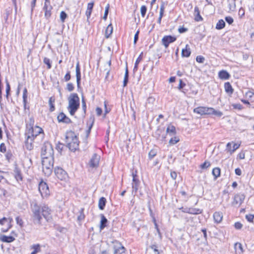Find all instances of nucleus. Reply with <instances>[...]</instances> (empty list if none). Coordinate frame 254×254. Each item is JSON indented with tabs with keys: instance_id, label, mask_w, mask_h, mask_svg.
Masks as SVG:
<instances>
[{
	"instance_id": "nucleus-20",
	"label": "nucleus",
	"mask_w": 254,
	"mask_h": 254,
	"mask_svg": "<svg viewBox=\"0 0 254 254\" xmlns=\"http://www.w3.org/2000/svg\"><path fill=\"white\" fill-rule=\"evenodd\" d=\"M6 226L1 228L2 232H6L12 227L11 223L13 221V219L11 217L6 218Z\"/></svg>"
},
{
	"instance_id": "nucleus-53",
	"label": "nucleus",
	"mask_w": 254,
	"mask_h": 254,
	"mask_svg": "<svg viewBox=\"0 0 254 254\" xmlns=\"http://www.w3.org/2000/svg\"><path fill=\"white\" fill-rule=\"evenodd\" d=\"M150 248L153 251L155 254H159L157 246L156 245H153L150 246Z\"/></svg>"
},
{
	"instance_id": "nucleus-49",
	"label": "nucleus",
	"mask_w": 254,
	"mask_h": 254,
	"mask_svg": "<svg viewBox=\"0 0 254 254\" xmlns=\"http://www.w3.org/2000/svg\"><path fill=\"white\" fill-rule=\"evenodd\" d=\"M15 220H16L17 224L19 225L20 226V227H22L23 226V221L22 219L21 218H20L19 216H17L16 217Z\"/></svg>"
},
{
	"instance_id": "nucleus-47",
	"label": "nucleus",
	"mask_w": 254,
	"mask_h": 254,
	"mask_svg": "<svg viewBox=\"0 0 254 254\" xmlns=\"http://www.w3.org/2000/svg\"><path fill=\"white\" fill-rule=\"evenodd\" d=\"M210 166V163L208 161H205L203 164L200 165V168L202 169H207Z\"/></svg>"
},
{
	"instance_id": "nucleus-7",
	"label": "nucleus",
	"mask_w": 254,
	"mask_h": 254,
	"mask_svg": "<svg viewBox=\"0 0 254 254\" xmlns=\"http://www.w3.org/2000/svg\"><path fill=\"white\" fill-rule=\"evenodd\" d=\"M114 254H127L125 248L122 244L117 240L112 242Z\"/></svg>"
},
{
	"instance_id": "nucleus-60",
	"label": "nucleus",
	"mask_w": 254,
	"mask_h": 254,
	"mask_svg": "<svg viewBox=\"0 0 254 254\" xmlns=\"http://www.w3.org/2000/svg\"><path fill=\"white\" fill-rule=\"evenodd\" d=\"M225 19L226 22L229 24H231L234 21L233 18L231 16H226Z\"/></svg>"
},
{
	"instance_id": "nucleus-18",
	"label": "nucleus",
	"mask_w": 254,
	"mask_h": 254,
	"mask_svg": "<svg viewBox=\"0 0 254 254\" xmlns=\"http://www.w3.org/2000/svg\"><path fill=\"white\" fill-rule=\"evenodd\" d=\"M223 217V213L220 211H216L213 213V220L216 224L220 223L222 221Z\"/></svg>"
},
{
	"instance_id": "nucleus-13",
	"label": "nucleus",
	"mask_w": 254,
	"mask_h": 254,
	"mask_svg": "<svg viewBox=\"0 0 254 254\" xmlns=\"http://www.w3.org/2000/svg\"><path fill=\"white\" fill-rule=\"evenodd\" d=\"M176 40V38L175 37L171 35L165 36L162 38V43L165 48H167L169 46L170 43L174 42Z\"/></svg>"
},
{
	"instance_id": "nucleus-33",
	"label": "nucleus",
	"mask_w": 254,
	"mask_h": 254,
	"mask_svg": "<svg viewBox=\"0 0 254 254\" xmlns=\"http://www.w3.org/2000/svg\"><path fill=\"white\" fill-rule=\"evenodd\" d=\"M224 88L225 91L227 93L232 94L233 92V89L229 82H226L224 84Z\"/></svg>"
},
{
	"instance_id": "nucleus-61",
	"label": "nucleus",
	"mask_w": 254,
	"mask_h": 254,
	"mask_svg": "<svg viewBox=\"0 0 254 254\" xmlns=\"http://www.w3.org/2000/svg\"><path fill=\"white\" fill-rule=\"evenodd\" d=\"M64 80L66 81H68L70 79V72L68 71L64 77Z\"/></svg>"
},
{
	"instance_id": "nucleus-22",
	"label": "nucleus",
	"mask_w": 254,
	"mask_h": 254,
	"mask_svg": "<svg viewBox=\"0 0 254 254\" xmlns=\"http://www.w3.org/2000/svg\"><path fill=\"white\" fill-rule=\"evenodd\" d=\"M76 77L77 86H79L80 84V81L81 79V74L79 64L78 62L76 65Z\"/></svg>"
},
{
	"instance_id": "nucleus-32",
	"label": "nucleus",
	"mask_w": 254,
	"mask_h": 254,
	"mask_svg": "<svg viewBox=\"0 0 254 254\" xmlns=\"http://www.w3.org/2000/svg\"><path fill=\"white\" fill-rule=\"evenodd\" d=\"M106 199L105 197H102L99 199L98 206L100 209L103 210L106 205Z\"/></svg>"
},
{
	"instance_id": "nucleus-9",
	"label": "nucleus",
	"mask_w": 254,
	"mask_h": 254,
	"mask_svg": "<svg viewBox=\"0 0 254 254\" xmlns=\"http://www.w3.org/2000/svg\"><path fill=\"white\" fill-rule=\"evenodd\" d=\"M55 174L56 177L61 180H65L67 178L66 172L60 167L55 168Z\"/></svg>"
},
{
	"instance_id": "nucleus-59",
	"label": "nucleus",
	"mask_w": 254,
	"mask_h": 254,
	"mask_svg": "<svg viewBox=\"0 0 254 254\" xmlns=\"http://www.w3.org/2000/svg\"><path fill=\"white\" fill-rule=\"evenodd\" d=\"M234 227L236 229L240 230L242 228L243 225L241 223L237 222L235 223Z\"/></svg>"
},
{
	"instance_id": "nucleus-21",
	"label": "nucleus",
	"mask_w": 254,
	"mask_h": 254,
	"mask_svg": "<svg viewBox=\"0 0 254 254\" xmlns=\"http://www.w3.org/2000/svg\"><path fill=\"white\" fill-rule=\"evenodd\" d=\"M218 76L220 79L223 80L228 79L230 77L229 73L226 70H224L220 71L218 73Z\"/></svg>"
},
{
	"instance_id": "nucleus-58",
	"label": "nucleus",
	"mask_w": 254,
	"mask_h": 254,
	"mask_svg": "<svg viewBox=\"0 0 254 254\" xmlns=\"http://www.w3.org/2000/svg\"><path fill=\"white\" fill-rule=\"evenodd\" d=\"M6 146L4 143H1L0 145V151L4 153L6 152Z\"/></svg>"
},
{
	"instance_id": "nucleus-28",
	"label": "nucleus",
	"mask_w": 254,
	"mask_h": 254,
	"mask_svg": "<svg viewBox=\"0 0 254 254\" xmlns=\"http://www.w3.org/2000/svg\"><path fill=\"white\" fill-rule=\"evenodd\" d=\"M190 50L188 45H187L186 48L182 50V55L184 57H189L190 55Z\"/></svg>"
},
{
	"instance_id": "nucleus-36",
	"label": "nucleus",
	"mask_w": 254,
	"mask_h": 254,
	"mask_svg": "<svg viewBox=\"0 0 254 254\" xmlns=\"http://www.w3.org/2000/svg\"><path fill=\"white\" fill-rule=\"evenodd\" d=\"M34 119L33 117H30L27 122L26 125V127L27 129L29 128H31L32 127H34Z\"/></svg>"
},
{
	"instance_id": "nucleus-52",
	"label": "nucleus",
	"mask_w": 254,
	"mask_h": 254,
	"mask_svg": "<svg viewBox=\"0 0 254 254\" xmlns=\"http://www.w3.org/2000/svg\"><path fill=\"white\" fill-rule=\"evenodd\" d=\"M147 8L145 5H142L140 8L141 14L142 17H144L146 12Z\"/></svg>"
},
{
	"instance_id": "nucleus-16",
	"label": "nucleus",
	"mask_w": 254,
	"mask_h": 254,
	"mask_svg": "<svg viewBox=\"0 0 254 254\" xmlns=\"http://www.w3.org/2000/svg\"><path fill=\"white\" fill-rule=\"evenodd\" d=\"M100 160V156L96 154H94L89 162V165L91 167H97L98 166Z\"/></svg>"
},
{
	"instance_id": "nucleus-5",
	"label": "nucleus",
	"mask_w": 254,
	"mask_h": 254,
	"mask_svg": "<svg viewBox=\"0 0 254 254\" xmlns=\"http://www.w3.org/2000/svg\"><path fill=\"white\" fill-rule=\"evenodd\" d=\"M26 135H28L31 137L33 138L37 142H38V137L40 139H42L44 137V132L42 128L37 126H35L34 127L29 128L26 133Z\"/></svg>"
},
{
	"instance_id": "nucleus-37",
	"label": "nucleus",
	"mask_w": 254,
	"mask_h": 254,
	"mask_svg": "<svg viewBox=\"0 0 254 254\" xmlns=\"http://www.w3.org/2000/svg\"><path fill=\"white\" fill-rule=\"evenodd\" d=\"M212 174L215 179L217 178L220 175V169L218 167L214 168L212 170Z\"/></svg>"
},
{
	"instance_id": "nucleus-45",
	"label": "nucleus",
	"mask_w": 254,
	"mask_h": 254,
	"mask_svg": "<svg viewBox=\"0 0 254 254\" xmlns=\"http://www.w3.org/2000/svg\"><path fill=\"white\" fill-rule=\"evenodd\" d=\"M15 177L18 180H22V176L19 170H16L15 171Z\"/></svg>"
},
{
	"instance_id": "nucleus-6",
	"label": "nucleus",
	"mask_w": 254,
	"mask_h": 254,
	"mask_svg": "<svg viewBox=\"0 0 254 254\" xmlns=\"http://www.w3.org/2000/svg\"><path fill=\"white\" fill-rule=\"evenodd\" d=\"M54 155V150L51 144L48 142H45L41 149V156L45 157H52Z\"/></svg>"
},
{
	"instance_id": "nucleus-1",
	"label": "nucleus",
	"mask_w": 254,
	"mask_h": 254,
	"mask_svg": "<svg viewBox=\"0 0 254 254\" xmlns=\"http://www.w3.org/2000/svg\"><path fill=\"white\" fill-rule=\"evenodd\" d=\"M31 210L34 218L37 219L39 222H40L42 219L41 214L47 221L52 219V211L46 204H43L39 206L37 204L35 203L32 206Z\"/></svg>"
},
{
	"instance_id": "nucleus-3",
	"label": "nucleus",
	"mask_w": 254,
	"mask_h": 254,
	"mask_svg": "<svg viewBox=\"0 0 254 254\" xmlns=\"http://www.w3.org/2000/svg\"><path fill=\"white\" fill-rule=\"evenodd\" d=\"M65 142L69 149L73 151H75L78 147L79 141L75 133L72 131L66 132Z\"/></svg>"
},
{
	"instance_id": "nucleus-26",
	"label": "nucleus",
	"mask_w": 254,
	"mask_h": 254,
	"mask_svg": "<svg viewBox=\"0 0 254 254\" xmlns=\"http://www.w3.org/2000/svg\"><path fill=\"white\" fill-rule=\"evenodd\" d=\"M94 3L93 2H90L88 3L87 9L85 12V14L87 16V19H89L90 17L92 9L93 7Z\"/></svg>"
},
{
	"instance_id": "nucleus-40",
	"label": "nucleus",
	"mask_w": 254,
	"mask_h": 254,
	"mask_svg": "<svg viewBox=\"0 0 254 254\" xmlns=\"http://www.w3.org/2000/svg\"><path fill=\"white\" fill-rule=\"evenodd\" d=\"M201 211L199 209L190 208L189 213L192 214H198L201 213Z\"/></svg>"
},
{
	"instance_id": "nucleus-27",
	"label": "nucleus",
	"mask_w": 254,
	"mask_h": 254,
	"mask_svg": "<svg viewBox=\"0 0 254 254\" xmlns=\"http://www.w3.org/2000/svg\"><path fill=\"white\" fill-rule=\"evenodd\" d=\"M194 15L195 16V20L197 21L202 20V17L200 15L199 10L197 6L194 7Z\"/></svg>"
},
{
	"instance_id": "nucleus-30",
	"label": "nucleus",
	"mask_w": 254,
	"mask_h": 254,
	"mask_svg": "<svg viewBox=\"0 0 254 254\" xmlns=\"http://www.w3.org/2000/svg\"><path fill=\"white\" fill-rule=\"evenodd\" d=\"M101 220L100 221V229L101 230H103L106 226V224L107 223V219L104 216V215L103 214L101 215Z\"/></svg>"
},
{
	"instance_id": "nucleus-8",
	"label": "nucleus",
	"mask_w": 254,
	"mask_h": 254,
	"mask_svg": "<svg viewBox=\"0 0 254 254\" xmlns=\"http://www.w3.org/2000/svg\"><path fill=\"white\" fill-rule=\"evenodd\" d=\"M39 191L42 197H47L50 194L49 187L47 184L43 181H41L39 184Z\"/></svg>"
},
{
	"instance_id": "nucleus-35",
	"label": "nucleus",
	"mask_w": 254,
	"mask_h": 254,
	"mask_svg": "<svg viewBox=\"0 0 254 254\" xmlns=\"http://www.w3.org/2000/svg\"><path fill=\"white\" fill-rule=\"evenodd\" d=\"M225 26V23L222 19L219 20L216 24V29L220 30L223 29Z\"/></svg>"
},
{
	"instance_id": "nucleus-55",
	"label": "nucleus",
	"mask_w": 254,
	"mask_h": 254,
	"mask_svg": "<svg viewBox=\"0 0 254 254\" xmlns=\"http://www.w3.org/2000/svg\"><path fill=\"white\" fill-rule=\"evenodd\" d=\"M205 60L204 58L201 56H198L196 58V61L199 63H203Z\"/></svg>"
},
{
	"instance_id": "nucleus-24",
	"label": "nucleus",
	"mask_w": 254,
	"mask_h": 254,
	"mask_svg": "<svg viewBox=\"0 0 254 254\" xmlns=\"http://www.w3.org/2000/svg\"><path fill=\"white\" fill-rule=\"evenodd\" d=\"M176 133V131L175 127L172 125H169L166 129V134H168L171 136H173L175 135Z\"/></svg>"
},
{
	"instance_id": "nucleus-54",
	"label": "nucleus",
	"mask_w": 254,
	"mask_h": 254,
	"mask_svg": "<svg viewBox=\"0 0 254 254\" xmlns=\"http://www.w3.org/2000/svg\"><path fill=\"white\" fill-rule=\"evenodd\" d=\"M179 139L176 137H175L174 138H172L169 140V143L170 144H175L177 143L178 142H179Z\"/></svg>"
},
{
	"instance_id": "nucleus-11",
	"label": "nucleus",
	"mask_w": 254,
	"mask_h": 254,
	"mask_svg": "<svg viewBox=\"0 0 254 254\" xmlns=\"http://www.w3.org/2000/svg\"><path fill=\"white\" fill-rule=\"evenodd\" d=\"M132 194L135 195L137 192L139 185V181L136 178V175L132 173Z\"/></svg>"
},
{
	"instance_id": "nucleus-10",
	"label": "nucleus",
	"mask_w": 254,
	"mask_h": 254,
	"mask_svg": "<svg viewBox=\"0 0 254 254\" xmlns=\"http://www.w3.org/2000/svg\"><path fill=\"white\" fill-rule=\"evenodd\" d=\"M240 144L234 143V142H228L226 145V150L230 154L233 153L237 149L239 148Z\"/></svg>"
},
{
	"instance_id": "nucleus-15",
	"label": "nucleus",
	"mask_w": 254,
	"mask_h": 254,
	"mask_svg": "<svg viewBox=\"0 0 254 254\" xmlns=\"http://www.w3.org/2000/svg\"><path fill=\"white\" fill-rule=\"evenodd\" d=\"M26 139L25 142V146L27 149L29 150H31L33 149L34 145L33 142L35 139L32 137H31L30 136L26 135Z\"/></svg>"
},
{
	"instance_id": "nucleus-31",
	"label": "nucleus",
	"mask_w": 254,
	"mask_h": 254,
	"mask_svg": "<svg viewBox=\"0 0 254 254\" xmlns=\"http://www.w3.org/2000/svg\"><path fill=\"white\" fill-rule=\"evenodd\" d=\"M209 115H214L217 117H220L223 115V113L220 111L215 110L213 108H210Z\"/></svg>"
},
{
	"instance_id": "nucleus-4",
	"label": "nucleus",
	"mask_w": 254,
	"mask_h": 254,
	"mask_svg": "<svg viewBox=\"0 0 254 254\" xmlns=\"http://www.w3.org/2000/svg\"><path fill=\"white\" fill-rule=\"evenodd\" d=\"M42 164L43 172L46 176H49L51 174L53 168V157L42 158Z\"/></svg>"
},
{
	"instance_id": "nucleus-14",
	"label": "nucleus",
	"mask_w": 254,
	"mask_h": 254,
	"mask_svg": "<svg viewBox=\"0 0 254 254\" xmlns=\"http://www.w3.org/2000/svg\"><path fill=\"white\" fill-rule=\"evenodd\" d=\"M210 108L206 107H199L195 108L193 112L200 115H209Z\"/></svg>"
},
{
	"instance_id": "nucleus-62",
	"label": "nucleus",
	"mask_w": 254,
	"mask_h": 254,
	"mask_svg": "<svg viewBox=\"0 0 254 254\" xmlns=\"http://www.w3.org/2000/svg\"><path fill=\"white\" fill-rule=\"evenodd\" d=\"M179 33H183L186 32L188 31V29L187 28H185L184 27H180L178 29Z\"/></svg>"
},
{
	"instance_id": "nucleus-57",
	"label": "nucleus",
	"mask_w": 254,
	"mask_h": 254,
	"mask_svg": "<svg viewBox=\"0 0 254 254\" xmlns=\"http://www.w3.org/2000/svg\"><path fill=\"white\" fill-rule=\"evenodd\" d=\"M66 89L70 92L73 91L74 89V86L73 84L71 83H67L66 85Z\"/></svg>"
},
{
	"instance_id": "nucleus-64",
	"label": "nucleus",
	"mask_w": 254,
	"mask_h": 254,
	"mask_svg": "<svg viewBox=\"0 0 254 254\" xmlns=\"http://www.w3.org/2000/svg\"><path fill=\"white\" fill-rule=\"evenodd\" d=\"M0 224L1 225H3L4 224L6 225V217H3L1 219H0Z\"/></svg>"
},
{
	"instance_id": "nucleus-34",
	"label": "nucleus",
	"mask_w": 254,
	"mask_h": 254,
	"mask_svg": "<svg viewBox=\"0 0 254 254\" xmlns=\"http://www.w3.org/2000/svg\"><path fill=\"white\" fill-rule=\"evenodd\" d=\"M113 32V27L112 24H109L106 28L105 30V37L108 38L112 34Z\"/></svg>"
},
{
	"instance_id": "nucleus-38",
	"label": "nucleus",
	"mask_w": 254,
	"mask_h": 254,
	"mask_svg": "<svg viewBox=\"0 0 254 254\" xmlns=\"http://www.w3.org/2000/svg\"><path fill=\"white\" fill-rule=\"evenodd\" d=\"M128 71L127 69V67H126V72L124 76V79L123 81V86L125 87L127 86V83L128 82Z\"/></svg>"
},
{
	"instance_id": "nucleus-41",
	"label": "nucleus",
	"mask_w": 254,
	"mask_h": 254,
	"mask_svg": "<svg viewBox=\"0 0 254 254\" xmlns=\"http://www.w3.org/2000/svg\"><path fill=\"white\" fill-rule=\"evenodd\" d=\"M44 9L45 10V16H46V18H48L49 17H50L51 16V10L48 9V7H47L46 3H45Z\"/></svg>"
},
{
	"instance_id": "nucleus-17",
	"label": "nucleus",
	"mask_w": 254,
	"mask_h": 254,
	"mask_svg": "<svg viewBox=\"0 0 254 254\" xmlns=\"http://www.w3.org/2000/svg\"><path fill=\"white\" fill-rule=\"evenodd\" d=\"M245 195L243 194H237L235 195L234 196V200H233V205H241L244 199H245Z\"/></svg>"
},
{
	"instance_id": "nucleus-46",
	"label": "nucleus",
	"mask_w": 254,
	"mask_h": 254,
	"mask_svg": "<svg viewBox=\"0 0 254 254\" xmlns=\"http://www.w3.org/2000/svg\"><path fill=\"white\" fill-rule=\"evenodd\" d=\"M85 218V215L83 213V209L82 208L80 211V214L77 217V219L78 221H81L83 220Z\"/></svg>"
},
{
	"instance_id": "nucleus-19",
	"label": "nucleus",
	"mask_w": 254,
	"mask_h": 254,
	"mask_svg": "<svg viewBox=\"0 0 254 254\" xmlns=\"http://www.w3.org/2000/svg\"><path fill=\"white\" fill-rule=\"evenodd\" d=\"M57 118L59 122H63L66 124H68L71 122L70 119L66 117V115L63 113H61L58 116Z\"/></svg>"
},
{
	"instance_id": "nucleus-44",
	"label": "nucleus",
	"mask_w": 254,
	"mask_h": 254,
	"mask_svg": "<svg viewBox=\"0 0 254 254\" xmlns=\"http://www.w3.org/2000/svg\"><path fill=\"white\" fill-rule=\"evenodd\" d=\"M44 63L47 65V68L50 69L51 68V64L50 60L49 58H45L43 60Z\"/></svg>"
},
{
	"instance_id": "nucleus-48",
	"label": "nucleus",
	"mask_w": 254,
	"mask_h": 254,
	"mask_svg": "<svg viewBox=\"0 0 254 254\" xmlns=\"http://www.w3.org/2000/svg\"><path fill=\"white\" fill-rule=\"evenodd\" d=\"M66 17H67L66 13L64 11H62L60 13V19H61V21L63 22H64Z\"/></svg>"
},
{
	"instance_id": "nucleus-12",
	"label": "nucleus",
	"mask_w": 254,
	"mask_h": 254,
	"mask_svg": "<svg viewBox=\"0 0 254 254\" xmlns=\"http://www.w3.org/2000/svg\"><path fill=\"white\" fill-rule=\"evenodd\" d=\"M153 136L159 140H164L166 138V133L164 132V129L158 128L153 133Z\"/></svg>"
},
{
	"instance_id": "nucleus-29",
	"label": "nucleus",
	"mask_w": 254,
	"mask_h": 254,
	"mask_svg": "<svg viewBox=\"0 0 254 254\" xmlns=\"http://www.w3.org/2000/svg\"><path fill=\"white\" fill-rule=\"evenodd\" d=\"M31 249L33 251L31 254H36L41 251V247L39 244H34L31 247Z\"/></svg>"
},
{
	"instance_id": "nucleus-39",
	"label": "nucleus",
	"mask_w": 254,
	"mask_h": 254,
	"mask_svg": "<svg viewBox=\"0 0 254 254\" xmlns=\"http://www.w3.org/2000/svg\"><path fill=\"white\" fill-rule=\"evenodd\" d=\"M55 102V99L53 97L50 98L49 100V104L50 105V110L51 112H53L55 110V106L54 103Z\"/></svg>"
},
{
	"instance_id": "nucleus-56",
	"label": "nucleus",
	"mask_w": 254,
	"mask_h": 254,
	"mask_svg": "<svg viewBox=\"0 0 254 254\" xmlns=\"http://www.w3.org/2000/svg\"><path fill=\"white\" fill-rule=\"evenodd\" d=\"M246 219L250 222H253L254 219V215L252 214H248L246 216Z\"/></svg>"
},
{
	"instance_id": "nucleus-51",
	"label": "nucleus",
	"mask_w": 254,
	"mask_h": 254,
	"mask_svg": "<svg viewBox=\"0 0 254 254\" xmlns=\"http://www.w3.org/2000/svg\"><path fill=\"white\" fill-rule=\"evenodd\" d=\"M109 4H108L107 5V6H106L105 10V12H104V16L103 17V18L104 20H106L107 19V17L108 14V12H109Z\"/></svg>"
},
{
	"instance_id": "nucleus-42",
	"label": "nucleus",
	"mask_w": 254,
	"mask_h": 254,
	"mask_svg": "<svg viewBox=\"0 0 254 254\" xmlns=\"http://www.w3.org/2000/svg\"><path fill=\"white\" fill-rule=\"evenodd\" d=\"M165 2H162V3H161V5L160 6V12H159V17H163V14H164V9H165Z\"/></svg>"
},
{
	"instance_id": "nucleus-43",
	"label": "nucleus",
	"mask_w": 254,
	"mask_h": 254,
	"mask_svg": "<svg viewBox=\"0 0 254 254\" xmlns=\"http://www.w3.org/2000/svg\"><path fill=\"white\" fill-rule=\"evenodd\" d=\"M23 103L24 105H26V100L27 98V90L26 88H24L23 90Z\"/></svg>"
},
{
	"instance_id": "nucleus-23",
	"label": "nucleus",
	"mask_w": 254,
	"mask_h": 254,
	"mask_svg": "<svg viewBox=\"0 0 254 254\" xmlns=\"http://www.w3.org/2000/svg\"><path fill=\"white\" fill-rule=\"evenodd\" d=\"M15 238L12 236H7L5 235L0 236V240L2 242L11 243L14 241Z\"/></svg>"
},
{
	"instance_id": "nucleus-25",
	"label": "nucleus",
	"mask_w": 254,
	"mask_h": 254,
	"mask_svg": "<svg viewBox=\"0 0 254 254\" xmlns=\"http://www.w3.org/2000/svg\"><path fill=\"white\" fill-rule=\"evenodd\" d=\"M234 248L237 254H242L244 252L242 245L240 243H235Z\"/></svg>"
},
{
	"instance_id": "nucleus-2",
	"label": "nucleus",
	"mask_w": 254,
	"mask_h": 254,
	"mask_svg": "<svg viewBox=\"0 0 254 254\" xmlns=\"http://www.w3.org/2000/svg\"><path fill=\"white\" fill-rule=\"evenodd\" d=\"M68 111L71 116H73L79 107V98L77 93H72L68 98Z\"/></svg>"
},
{
	"instance_id": "nucleus-50",
	"label": "nucleus",
	"mask_w": 254,
	"mask_h": 254,
	"mask_svg": "<svg viewBox=\"0 0 254 254\" xmlns=\"http://www.w3.org/2000/svg\"><path fill=\"white\" fill-rule=\"evenodd\" d=\"M236 8V4L234 0H232L231 2L229 3V9L231 11L235 10Z\"/></svg>"
},
{
	"instance_id": "nucleus-63",
	"label": "nucleus",
	"mask_w": 254,
	"mask_h": 254,
	"mask_svg": "<svg viewBox=\"0 0 254 254\" xmlns=\"http://www.w3.org/2000/svg\"><path fill=\"white\" fill-rule=\"evenodd\" d=\"M96 114L98 116H100L102 113V110L101 108H99V107H97L96 109Z\"/></svg>"
}]
</instances>
